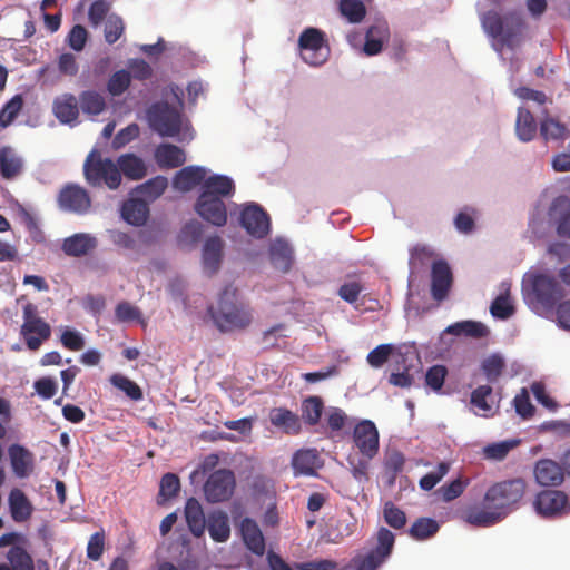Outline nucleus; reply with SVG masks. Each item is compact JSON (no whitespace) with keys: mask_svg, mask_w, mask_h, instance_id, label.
Returning <instances> with one entry per match:
<instances>
[{"mask_svg":"<svg viewBox=\"0 0 570 570\" xmlns=\"http://www.w3.org/2000/svg\"><path fill=\"white\" fill-rule=\"evenodd\" d=\"M150 127L163 137H174L179 134L181 117L177 108L166 101L153 104L148 111Z\"/></svg>","mask_w":570,"mask_h":570,"instance_id":"39448f33","label":"nucleus"},{"mask_svg":"<svg viewBox=\"0 0 570 570\" xmlns=\"http://www.w3.org/2000/svg\"><path fill=\"white\" fill-rule=\"evenodd\" d=\"M450 471L449 462H440L435 471L423 475L419 485L424 491H431Z\"/></svg>","mask_w":570,"mask_h":570,"instance_id":"5fc2aeb1","label":"nucleus"},{"mask_svg":"<svg viewBox=\"0 0 570 570\" xmlns=\"http://www.w3.org/2000/svg\"><path fill=\"white\" fill-rule=\"evenodd\" d=\"M383 517L385 522L393 529L400 530L406 524V515L404 511H402L391 501L385 502L383 508Z\"/></svg>","mask_w":570,"mask_h":570,"instance_id":"603ef678","label":"nucleus"},{"mask_svg":"<svg viewBox=\"0 0 570 570\" xmlns=\"http://www.w3.org/2000/svg\"><path fill=\"white\" fill-rule=\"evenodd\" d=\"M155 160L160 168H177L185 164V151L173 144H160L155 150Z\"/></svg>","mask_w":570,"mask_h":570,"instance_id":"cd10ccee","label":"nucleus"},{"mask_svg":"<svg viewBox=\"0 0 570 570\" xmlns=\"http://www.w3.org/2000/svg\"><path fill=\"white\" fill-rule=\"evenodd\" d=\"M235 485V475L230 470H216L204 484L205 498L212 503L227 501L233 495Z\"/></svg>","mask_w":570,"mask_h":570,"instance_id":"9d476101","label":"nucleus"},{"mask_svg":"<svg viewBox=\"0 0 570 570\" xmlns=\"http://www.w3.org/2000/svg\"><path fill=\"white\" fill-rule=\"evenodd\" d=\"M185 518L190 532L199 538L204 534L206 520L200 503L195 498H189L185 505Z\"/></svg>","mask_w":570,"mask_h":570,"instance_id":"72a5a7b5","label":"nucleus"},{"mask_svg":"<svg viewBox=\"0 0 570 570\" xmlns=\"http://www.w3.org/2000/svg\"><path fill=\"white\" fill-rule=\"evenodd\" d=\"M239 222L242 227L255 238H264L271 232V218L265 209L255 203L244 206Z\"/></svg>","mask_w":570,"mask_h":570,"instance_id":"9b49d317","label":"nucleus"},{"mask_svg":"<svg viewBox=\"0 0 570 570\" xmlns=\"http://www.w3.org/2000/svg\"><path fill=\"white\" fill-rule=\"evenodd\" d=\"M269 259L276 269L286 273L293 263V249L286 242L275 240L269 247Z\"/></svg>","mask_w":570,"mask_h":570,"instance_id":"f704fd0d","label":"nucleus"},{"mask_svg":"<svg viewBox=\"0 0 570 570\" xmlns=\"http://www.w3.org/2000/svg\"><path fill=\"white\" fill-rule=\"evenodd\" d=\"M8 454L13 473L18 478H27L33 469V454L20 444H12Z\"/></svg>","mask_w":570,"mask_h":570,"instance_id":"b1692460","label":"nucleus"},{"mask_svg":"<svg viewBox=\"0 0 570 570\" xmlns=\"http://www.w3.org/2000/svg\"><path fill=\"white\" fill-rule=\"evenodd\" d=\"M353 442L363 458L372 460L379 453L380 435L374 422L360 421L353 429Z\"/></svg>","mask_w":570,"mask_h":570,"instance_id":"f8f14e48","label":"nucleus"},{"mask_svg":"<svg viewBox=\"0 0 570 570\" xmlns=\"http://www.w3.org/2000/svg\"><path fill=\"white\" fill-rule=\"evenodd\" d=\"M540 134L544 140H561L567 135V128L560 121L547 117L541 121Z\"/></svg>","mask_w":570,"mask_h":570,"instance_id":"09e8293b","label":"nucleus"},{"mask_svg":"<svg viewBox=\"0 0 570 570\" xmlns=\"http://www.w3.org/2000/svg\"><path fill=\"white\" fill-rule=\"evenodd\" d=\"M20 334L30 351H38L43 342L51 336L50 325L37 315V308L32 304L23 307V324Z\"/></svg>","mask_w":570,"mask_h":570,"instance_id":"0eeeda50","label":"nucleus"},{"mask_svg":"<svg viewBox=\"0 0 570 570\" xmlns=\"http://www.w3.org/2000/svg\"><path fill=\"white\" fill-rule=\"evenodd\" d=\"M470 484L469 479L458 478L440 488L443 501L451 502L459 498Z\"/></svg>","mask_w":570,"mask_h":570,"instance_id":"4d7b16f0","label":"nucleus"},{"mask_svg":"<svg viewBox=\"0 0 570 570\" xmlns=\"http://www.w3.org/2000/svg\"><path fill=\"white\" fill-rule=\"evenodd\" d=\"M97 247V239L87 233L73 234L67 237L61 249L67 256L81 257L90 253Z\"/></svg>","mask_w":570,"mask_h":570,"instance_id":"5701e85b","label":"nucleus"},{"mask_svg":"<svg viewBox=\"0 0 570 570\" xmlns=\"http://www.w3.org/2000/svg\"><path fill=\"white\" fill-rule=\"evenodd\" d=\"M505 368V361L499 354H491L481 363V370L489 382L494 383Z\"/></svg>","mask_w":570,"mask_h":570,"instance_id":"a18cd8bd","label":"nucleus"},{"mask_svg":"<svg viewBox=\"0 0 570 570\" xmlns=\"http://www.w3.org/2000/svg\"><path fill=\"white\" fill-rule=\"evenodd\" d=\"M515 132L518 138L524 142L531 141L535 137L537 122L529 109L523 107L518 109Z\"/></svg>","mask_w":570,"mask_h":570,"instance_id":"4c0bfd02","label":"nucleus"},{"mask_svg":"<svg viewBox=\"0 0 570 570\" xmlns=\"http://www.w3.org/2000/svg\"><path fill=\"white\" fill-rule=\"evenodd\" d=\"M431 295L435 301H443L451 288L453 276L449 264L439 259L432 264L431 268Z\"/></svg>","mask_w":570,"mask_h":570,"instance_id":"f3484780","label":"nucleus"},{"mask_svg":"<svg viewBox=\"0 0 570 570\" xmlns=\"http://www.w3.org/2000/svg\"><path fill=\"white\" fill-rule=\"evenodd\" d=\"M88 41V31L81 24H75L69 31L66 42L75 51H81Z\"/></svg>","mask_w":570,"mask_h":570,"instance_id":"bf43d9fd","label":"nucleus"},{"mask_svg":"<svg viewBox=\"0 0 570 570\" xmlns=\"http://www.w3.org/2000/svg\"><path fill=\"white\" fill-rule=\"evenodd\" d=\"M535 511L542 517H556L568 509V497L559 490H543L533 502Z\"/></svg>","mask_w":570,"mask_h":570,"instance_id":"4468645a","label":"nucleus"},{"mask_svg":"<svg viewBox=\"0 0 570 570\" xmlns=\"http://www.w3.org/2000/svg\"><path fill=\"white\" fill-rule=\"evenodd\" d=\"M297 570H338V564L330 559H314L296 563Z\"/></svg>","mask_w":570,"mask_h":570,"instance_id":"774afa93","label":"nucleus"},{"mask_svg":"<svg viewBox=\"0 0 570 570\" xmlns=\"http://www.w3.org/2000/svg\"><path fill=\"white\" fill-rule=\"evenodd\" d=\"M130 79L147 80L153 75V69L148 62L142 59H132L128 63Z\"/></svg>","mask_w":570,"mask_h":570,"instance_id":"338daca9","label":"nucleus"},{"mask_svg":"<svg viewBox=\"0 0 570 570\" xmlns=\"http://www.w3.org/2000/svg\"><path fill=\"white\" fill-rule=\"evenodd\" d=\"M444 332L448 334H451V335H455V336L482 338V337L487 336L488 328L481 322L462 321V322H456L454 324L449 325Z\"/></svg>","mask_w":570,"mask_h":570,"instance_id":"58836bf2","label":"nucleus"},{"mask_svg":"<svg viewBox=\"0 0 570 570\" xmlns=\"http://www.w3.org/2000/svg\"><path fill=\"white\" fill-rule=\"evenodd\" d=\"M52 111L61 124L76 122L79 117L78 100L72 94H63L53 100Z\"/></svg>","mask_w":570,"mask_h":570,"instance_id":"393cba45","label":"nucleus"},{"mask_svg":"<svg viewBox=\"0 0 570 570\" xmlns=\"http://www.w3.org/2000/svg\"><path fill=\"white\" fill-rule=\"evenodd\" d=\"M340 12L351 23H358L366 14L365 6L360 0H341Z\"/></svg>","mask_w":570,"mask_h":570,"instance_id":"49530a36","label":"nucleus"},{"mask_svg":"<svg viewBox=\"0 0 570 570\" xmlns=\"http://www.w3.org/2000/svg\"><path fill=\"white\" fill-rule=\"evenodd\" d=\"M210 538L216 542H225L230 535L228 517L223 511L212 512L207 519Z\"/></svg>","mask_w":570,"mask_h":570,"instance_id":"e433bc0d","label":"nucleus"},{"mask_svg":"<svg viewBox=\"0 0 570 570\" xmlns=\"http://www.w3.org/2000/svg\"><path fill=\"white\" fill-rule=\"evenodd\" d=\"M493 390L490 385H480L471 392L470 403L475 407L474 413L483 417H490L498 411L492 400Z\"/></svg>","mask_w":570,"mask_h":570,"instance_id":"a878e982","label":"nucleus"},{"mask_svg":"<svg viewBox=\"0 0 570 570\" xmlns=\"http://www.w3.org/2000/svg\"><path fill=\"white\" fill-rule=\"evenodd\" d=\"M180 490V480L174 473L163 475L159 484L158 503H164L174 499Z\"/></svg>","mask_w":570,"mask_h":570,"instance_id":"c03bdc74","label":"nucleus"},{"mask_svg":"<svg viewBox=\"0 0 570 570\" xmlns=\"http://www.w3.org/2000/svg\"><path fill=\"white\" fill-rule=\"evenodd\" d=\"M549 217L556 220L558 235L570 238V198L568 196L553 199L549 208Z\"/></svg>","mask_w":570,"mask_h":570,"instance_id":"aec40b11","label":"nucleus"},{"mask_svg":"<svg viewBox=\"0 0 570 570\" xmlns=\"http://www.w3.org/2000/svg\"><path fill=\"white\" fill-rule=\"evenodd\" d=\"M214 323L222 332L246 328L253 320L249 308L237 298V289L226 286L220 293L217 307L208 309Z\"/></svg>","mask_w":570,"mask_h":570,"instance_id":"f03ea898","label":"nucleus"},{"mask_svg":"<svg viewBox=\"0 0 570 570\" xmlns=\"http://www.w3.org/2000/svg\"><path fill=\"white\" fill-rule=\"evenodd\" d=\"M534 478L541 487H558L564 480L561 464L551 459L539 460L533 469Z\"/></svg>","mask_w":570,"mask_h":570,"instance_id":"a211bd4d","label":"nucleus"},{"mask_svg":"<svg viewBox=\"0 0 570 570\" xmlns=\"http://www.w3.org/2000/svg\"><path fill=\"white\" fill-rule=\"evenodd\" d=\"M240 533L248 550L257 556L265 553V540L258 524L249 518L240 523Z\"/></svg>","mask_w":570,"mask_h":570,"instance_id":"bb28decb","label":"nucleus"},{"mask_svg":"<svg viewBox=\"0 0 570 570\" xmlns=\"http://www.w3.org/2000/svg\"><path fill=\"white\" fill-rule=\"evenodd\" d=\"M23 168L22 159L11 147L0 149V174L4 179H12L21 174Z\"/></svg>","mask_w":570,"mask_h":570,"instance_id":"c9c22d12","label":"nucleus"},{"mask_svg":"<svg viewBox=\"0 0 570 570\" xmlns=\"http://www.w3.org/2000/svg\"><path fill=\"white\" fill-rule=\"evenodd\" d=\"M298 45L302 59L311 66H321L328 59L330 47L324 32L318 29H305L298 38Z\"/></svg>","mask_w":570,"mask_h":570,"instance_id":"6e6552de","label":"nucleus"},{"mask_svg":"<svg viewBox=\"0 0 570 570\" xmlns=\"http://www.w3.org/2000/svg\"><path fill=\"white\" fill-rule=\"evenodd\" d=\"M291 466L295 476H314L323 466V460L316 449H299L294 452Z\"/></svg>","mask_w":570,"mask_h":570,"instance_id":"dca6fc26","label":"nucleus"},{"mask_svg":"<svg viewBox=\"0 0 570 570\" xmlns=\"http://www.w3.org/2000/svg\"><path fill=\"white\" fill-rule=\"evenodd\" d=\"M206 169L200 166H187L181 168L173 178V186L179 191H189L204 183Z\"/></svg>","mask_w":570,"mask_h":570,"instance_id":"4be33fe9","label":"nucleus"},{"mask_svg":"<svg viewBox=\"0 0 570 570\" xmlns=\"http://www.w3.org/2000/svg\"><path fill=\"white\" fill-rule=\"evenodd\" d=\"M6 560L0 563V570H35L32 557L21 546L10 547Z\"/></svg>","mask_w":570,"mask_h":570,"instance_id":"473e14b6","label":"nucleus"},{"mask_svg":"<svg viewBox=\"0 0 570 570\" xmlns=\"http://www.w3.org/2000/svg\"><path fill=\"white\" fill-rule=\"evenodd\" d=\"M58 207L62 212L85 216L91 212L92 199L89 191L75 183L61 187L57 196Z\"/></svg>","mask_w":570,"mask_h":570,"instance_id":"1a4fd4ad","label":"nucleus"},{"mask_svg":"<svg viewBox=\"0 0 570 570\" xmlns=\"http://www.w3.org/2000/svg\"><path fill=\"white\" fill-rule=\"evenodd\" d=\"M235 194V184L232 178L225 175H212L208 178L205 177L202 184L200 194L203 198H227Z\"/></svg>","mask_w":570,"mask_h":570,"instance_id":"6ab92c4d","label":"nucleus"},{"mask_svg":"<svg viewBox=\"0 0 570 570\" xmlns=\"http://www.w3.org/2000/svg\"><path fill=\"white\" fill-rule=\"evenodd\" d=\"M448 370L444 365H433L425 374V383L434 391H440L444 384Z\"/></svg>","mask_w":570,"mask_h":570,"instance_id":"680f3d73","label":"nucleus"},{"mask_svg":"<svg viewBox=\"0 0 570 570\" xmlns=\"http://www.w3.org/2000/svg\"><path fill=\"white\" fill-rule=\"evenodd\" d=\"M223 240L218 236L209 237L203 248V265L208 275L215 274L220 266Z\"/></svg>","mask_w":570,"mask_h":570,"instance_id":"c756f323","label":"nucleus"},{"mask_svg":"<svg viewBox=\"0 0 570 570\" xmlns=\"http://www.w3.org/2000/svg\"><path fill=\"white\" fill-rule=\"evenodd\" d=\"M439 523L431 518H419L409 529L411 538L423 541L432 538L439 531Z\"/></svg>","mask_w":570,"mask_h":570,"instance_id":"a19ab883","label":"nucleus"},{"mask_svg":"<svg viewBox=\"0 0 570 570\" xmlns=\"http://www.w3.org/2000/svg\"><path fill=\"white\" fill-rule=\"evenodd\" d=\"M513 403L515 412L522 419H531L534 415L535 409L531 404L528 391L525 389H522L521 392L515 395Z\"/></svg>","mask_w":570,"mask_h":570,"instance_id":"e2e57ef3","label":"nucleus"},{"mask_svg":"<svg viewBox=\"0 0 570 570\" xmlns=\"http://www.w3.org/2000/svg\"><path fill=\"white\" fill-rule=\"evenodd\" d=\"M395 542L394 534L386 528L376 533V546L365 556L352 559L354 570H376L391 556Z\"/></svg>","mask_w":570,"mask_h":570,"instance_id":"423d86ee","label":"nucleus"},{"mask_svg":"<svg viewBox=\"0 0 570 570\" xmlns=\"http://www.w3.org/2000/svg\"><path fill=\"white\" fill-rule=\"evenodd\" d=\"M105 549V532H95L89 538L87 544V557L90 560L97 561L101 558Z\"/></svg>","mask_w":570,"mask_h":570,"instance_id":"0e129e2a","label":"nucleus"},{"mask_svg":"<svg viewBox=\"0 0 570 570\" xmlns=\"http://www.w3.org/2000/svg\"><path fill=\"white\" fill-rule=\"evenodd\" d=\"M124 30L125 24L122 19L115 13L109 14L106 19L104 29L106 42L109 45L115 43L122 36Z\"/></svg>","mask_w":570,"mask_h":570,"instance_id":"3c124183","label":"nucleus"},{"mask_svg":"<svg viewBox=\"0 0 570 570\" xmlns=\"http://www.w3.org/2000/svg\"><path fill=\"white\" fill-rule=\"evenodd\" d=\"M363 291L364 285L360 279L348 278L340 286L337 294L346 303L354 304Z\"/></svg>","mask_w":570,"mask_h":570,"instance_id":"8fccbe9b","label":"nucleus"},{"mask_svg":"<svg viewBox=\"0 0 570 570\" xmlns=\"http://www.w3.org/2000/svg\"><path fill=\"white\" fill-rule=\"evenodd\" d=\"M9 511L12 520L17 523L28 521L33 513V505L26 493L14 488L8 497Z\"/></svg>","mask_w":570,"mask_h":570,"instance_id":"412c9836","label":"nucleus"},{"mask_svg":"<svg viewBox=\"0 0 570 570\" xmlns=\"http://www.w3.org/2000/svg\"><path fill=\"white\" fill-rule=\"evenodd\" d=\"M490 312L494 317L500 318V320H507L513 314L514 307L509 299L508 291L503 294H500L492 302Z\"/></svg>","mask_w":570,"mask_h":570,"instance_id":"6e6d98bb","label":"nucleus"},{"mask_svg":"<svg viewBox=\"0 0 570 570\" xmlns=\"http://www.w3.org/2000/svg\"><path fill=\"white\" fill-rule=\"evenodd\" d=\"M110 383L118 390L122 391L132 401H140L144 397L141 387L122 374L111 375Z\"/></svg>","mask_w":570,"mask_h":570,"instance_id":"37998d69","label":"nucleus"},{"mask_svg":"<svg viewBox=\"0 0 570 570\" xmlns=\"http://www.w3.org/2000/svg\"><path fill=\"white\" fill-rule=\"evenodd\" d=\"M532 292L535 299L546 307H552L562 298L563 288L551 275L538 274L532 277Z\"/></svg>","mask_w":570,"mask_h":570,"instance_id":"ddd939ff","label":"nucleus"},{"mask_svg":"<svg viewBox=\"0 0 570 570\" xmlns=\"http://www.w3.org/2000/svg\"><path fill=\"white\" fill-rule=\"evenodd\" d=\"M481 22L484 31L495 39L502 47L514 48L521 42L525 21L517 11L507 12L504 16L490 10L482 14Z\"/></svg>","mask_w":570,"mask_h":570,"instance_id":"7ed1b4c3","label":"nucleus"},{"mask_svg":"<svg viewBox=\"0 0 570 570\" xmlns=\"http://www.w3.org/2000/svg\"><path fill=\"white\" fill-rule=\"evenodd\" d=\"M271 423L286 434H297L301 431V421L297 414L285 407H275L269 412Z\"/></svg>","mask_w":570,"mask_h":570,"instance_id":"7c9ffc66","label":"nucleus"},{"mask_svg":"<svg viewBox=\"0 0 570 570\" xmlns=\"http://www.w3.org/2000/svg\"><path fill=\"white\" fill-rule=\"evenodd\" d=\"M81 110L89 116H98L106 108V100L102 95L95 90L82 91L79 96Z\"/></svg>","mask_w":570,"mask_h":570,"instance_id":"ea45409f","label":"nucleus"},{"mask_svg":"<svg viewBox=\"0 0 570 570\" xmlns=\"http://www.w3.org/2000/svg\"><path fill=\"white\" fill-rule=\"evenodd\" d=\"M109 10L110 4L106 0H95L88 11V19L91 26H99L108 17Z\"/></svg>","mask_w":570,"mask_h":570,"instance_id":"052dcab7","label":"nucleus"},{"mask_svg":"<svg viewBox=\"0 0 570 570\" xmlns=\"http://www.w3.org/2000/svg\"><path fill=\"white\" fill-rule=\"evenodd\" d=\"M116 163L120 175H124L129 180H140L147 174L145 161L135 154L120 155Z\"/></svg>","mask_w":570,"mask_h":570,"instance_id":"c85d7f7f","label":"nucleus"},{"mask_svg":"<svg viewBox=\"0 0 570 570\" xmlns=\"http://www.w3.org/2000/svg\"><path fill=\"white\" fill-rule=\"evenodd\" d=\"M130 81L127 70H118L109 78L107 89L111 96H120L129 88Z\"/></svg>","mask_w":570,"mask_h":570,"instance_id":"864d4df0","label":"nucleus"},{"mask_svg":"<svg viewBox=\"0 0 570 570\" xmlns=\"http://www.w3.org/2000/svg\"><path fill=\"white\" fill-rule=\"evenodd\" d=\"M527 483L517 478L491 485L483 498V507H470L464 512V521L473 527L487 528L502 521L523 499Z\"/></svg>","mask_w":570,"mask_h":570,"instance_id":"f257e3e1","label":"nucleus"},{"mask_svg":"<svg viewBox=\"0 0 570 570\" xmlns=\"http://www.w3.org/2000/svg\"><path fill=\"white\" fill-rule=\"evenodd\" d=\"M23 106L20 95L13 96L0 110V127L7 128L17 118Z\"/></svg>","mask_w":570,"mask_h":570,"instance_id":"de8ad7c7","label":"nucleus"},{"mask_svg":"<svg viewBox=\"0 0 570 570\" xmlns=\"http://www.w3.org/2000/svg\"><path fill=\"white\" fill-rule=\"evenodd\" d=\"M393 351L392 344H381L367 354L366 361L372 367L379 368L387 362Z\"/></svg>","mask_w":570,"mask_h":570,"instance_id":"13d9d810","label":"nucleus"},{"mask_svg":"<svg viewBox=\"0 0 570 570\" xmlns=\"http://www.w3.org/2000/svg\"><path fill=\"white\" fill-rule=\"evenodd\" d=\"M324 411V402L321 396H308L302 402V417L309 425H316Z\"/></svg>","mask_w":570,"mask_h":570,"instance_id":"79ce46f5","label":"nucleus"},{"mask_svg":"<svg viewBox=\"0 0 570 570\" xmlns=\"http://www.w3.org/2000/svg\"><path fill=\"white\" fill-rule=\"evenodd\" d=\"M195 210L204 220L214 226L222 227L227 223V208L224 199L203 198V195H199L195 204Z\"/></svg>","mask_w":570,"mask_h":570,"instance_id":"2eb2a0df","label":"nucleus"},{"mask_svg":"<svg viewBox=\"0 0 570 570\" xmlns=\"http://www.w3.org/2000/svg\"><path fill=\"white\" fill-rule=\"evenodd\" d=\"M404 463V455L400 451L394 450L386 453L384 469L394 479L403 470Z\"/></svg>","mask_w":570,"mask_h":570,"instance_id":"69168bd1","label":"nucleus"},{"mask_svg":"<svg viewBox=\"0 0 570 570\" xmlns=\"http://www.w3.org/2000/svg\"><path fill=\"white\" fill-rule=\"evenodd\" d=\"M148 216L149 207L142 199L131 198L121 206V217L130 225L142 226Z\"/></svg>","mask_w":570,"mask_h":570,"instance_id":"2f4dec72","label":"nucleus"},{"mask_svg":"<svg viewBox=\"0 0 570 570\" xmlns=\"http://www.w3.org/2000/svg\"><path fill=\"white\" fill-rule=\"evenodd\" d=\"M83 176L91 187L107 186L116 190L121 185L122 178L117 163L111 158L102 157L100 151L92 149L83 163Z\"/></svg>","mask_w":570,"mask_h":570,"instance_id":"20e7f679","label":"nucleus"}]
</instances>
